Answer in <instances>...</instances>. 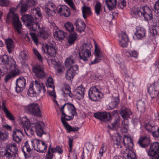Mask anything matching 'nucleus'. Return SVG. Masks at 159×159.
I'll return each instance as SVG.
<instances>
[{"label":"nucleus","instance_id":"nucleus-24","mask_svg":"<svg viewBox=\"0 0 159 159\" xmlns=\"http://www.w3.org/2000/svg\"><path fill=\"white\" fill-rule=\"evenodd\" d=\"M150 141V139L148 137L143 136L140 138L138 141V143L140 147L145 148L149 144Z\"/></svg>","mask_w":159,"mask_h":159},{"label":"nucleus","instance_id":"nucleus-41","mask_svg":"<svg viewBox=\"0 0 159 159\" xmlns=\"http://www.w3.org/2000/svg\"><path fill=\"white\" fill-rule=\"evenodd\" d=\"M45 11L46 13V16L47 18L54 16L56 13L55 11L52 10L48 7H46Z\"/></svg>","mask_w":159,"mask_h":159},{"label":"nucleus","instance_id":"nucleus-7","mask_svg":"<svg viewBox=\"0 0 159 159\" xmlns=\"http://www.w3.org/2000/svg\"><path fill=\"white\" fill-rule=\"evenodd\" d=\"M152 11L147 6H145L141 7H137L134 11V13L140 17H143L145 21L151 20L152 18Z\"/></svg>","mask_w":159,"mask_h":159},{"label":"nucleus","instance_id":"nucleus-3","mask_svg":"<svg viewBox=\"0 0 159 159\" xmlns=\"http://www.w3.org/2000/svg\"><path fill=\"white\" fill-rule=\"evenodd\" d=\"M60 110L62 115L61 118L62 120H70L73 119L74 116L77 113L74 105L69 103H66L60 108Z\"/></svg>","mask_w":159,"mask_h":159},{"label":"nucleus","instance_id":"nucleus-64","mask_svg":"<svg viewBox=\"0 0 159 159\" xmlns=\"http://www.w3.org/2000/svg\"><path fill=\"white\" fill-rule=\"evenodd\" d=\"M95 53L96 57V58H100L101 59V58L102 57V53L99 51L98 49H97L96 47H95Z\"/></svg>","mask_w":159,"mask_h":159},{"label":"nucleus","instance_id":"nucleus-50","mask_svg":"<svg viewBox=\"0 0 159 159\" xmlns=\"http://www.w3.org/2000/svg\"><path fill=\"white\" fill-rule=\"evenodd\" d=\"M128 125L127 123H125V122H122V123L120 130L122 133H127L128 130Z\"/></svg>","mask_w":159,"mask_h":159},{"label":"nucleus","instance_id":"nucleus-46","mask_svg":"<svg viewBox=\"0 0 159 159\" xmlns=\"http://www.w3.org/2000/svg\"><path fill=\"white\" fill-rule=\"evenodd\" d=\"M64 27L69 32H72L74 28L73 25L70 22H67L64 24Z\"/></svg>","mask_w":159,"mask_h":159},{"label":"nucleus","instance_id":"nucleus-43","mask_svg":"<svg viewBox=\"0 0 159 159\" xmlns=\"http://www.w3.org/2000/svg\"><path fill=\"white\" fill-rule=\"evenodd\" d=\"M51 62L54 66V68L56 70H57L58 73L62 72V70L61 68V65L56 61H55L53 59H50Z\"/></svg>","mask_w":159,"mask_h":159},{"label":"nucleus","instance_id":"nucleus-59","mask_svg":"<svg viewBox=\"0 0 159 159\" xmlns=\"http://www.w3.org/2000/svg\"><path fill=\"white\" fill-rule=\"evenodd\" d=\"M30 34L34 43L36 44H37L38 43V39L36 34L33 33H30Z\"/></svg>","mask_w":159,"mask_h":159},{"label":"nucleus","instance_id":"nucleus-8","mask_svg":"<svg viewBox=\"0 0 159 159\" xmlns=\"http://www.w3.org/2000/svg\"><path fill=\"white\" fill-rule=\"evenodd\" d=\"M18 152V149L16 144L11 143L7 145L6 149L5 155L8 159H14Z\"/></svg>","mask_w":159,"mask_h":159},{"label":"nucleus","instance_id":"nucleus-5","mask_svg":"<svg viewBox=\"0 0 159 159\" xmlns=\"http://www.w3.org/2000/svg\"><path fill=\"white\" fill-rule=\"evenodd\" d=\"M41 91L43 93L46 92V90L43 83L35 80L31 83L27 92V94L30 97H34L39 95Z\"/></svg>","mask_w":159,"mask_h":159},{"label":"nucleus","instance_id":"nucleus-15","mask_svg":"<svg viewBox=\"0 0 159 159\" xmlns=\"http://www.w3.org/2000/svg\"><path fill=\"white\" fill-rule=\"evenodd\" d=\"M27 109L29 113L33 116L41 117V113L39 106L37 103H32L30 104L27 107Z\"/></svg>","mask_w":159,"mask_h":159},{"label":"nucleus","instance_id":"nucleus-58","mask_svg":"<svg viewBox=\"0 0 159 159\" xmlns=\"http://www.w3.org/2000/svg\"><path fill=\"white\" fill-rule=\"evenodd\" d=\"M33 51L34 55L37 57L39 61H42L43 59V57L39 53L38 51L35 49H34Z\"/></svg>","mask_w":159,"mask_h":159},{"label":"nucleus","instance_id":"nucleus-57","mask_svg":"<svg viewBox=\"0 0 159 159\" xmlns=\"http://www.w3.org/2000/svg\"><path fill=\"white\" fill-rule=\"evenodd\" d=\"M6 116L10 120H15L14 116L8 110L4 112Z\"/></svg>","mask_w":159,"mask_h":159},{"label":"nucleus","instance_id":"nucleus-6","mask_svg":"<svg viewBox=\"0 0 159 159\" xmlns=\"http://www.w3.org/2000/svg\"><path fill=\"white\" fill-rule=\"evenodd\" d=\"M70 90L71 89L69 85H65L62 89V94L64 96L68 95L71 98L77 96L81 98L84 97V88L83 87H78L72 92H71Z\"/></svg>","mask_w":159,"mask_h":159},{"label":"nucleus","instance_id":"nucleus-26","mask_svg":"<svg viewBox=\"0 0 159 159\" xmlns=\"http://www.w3.org/2000/svg\"><path fill=\"white\" fill-rule=\"evenodd\" d=\"M74 24L76 26V30L80 33L84 31L86 27V25L84 22L80 19H77L75 22Z\"/></svg>","mask_w":159,"mask_h":159},{"label":"nucleus","instance_id":"nucleus-1","mask_svg":"<svg viewBox=\"0 0 159 159\" xmlns=\"http://www.w3.org/2000/svg\"><path fill=\"white\" fill-rule=\"evenodd\" d=\"M47 148L45 143L36 139H33L29 143L28 141H25L22 150L25 158L29 157L30 152L34 149L40 153L45 152Z\"/></svg>","mask_w":159,"mask_h":159},{"label":"nucleus","instance_id":"nucleus-11","mask_svg":"<svg viewBox=\"0 0 159 159\" xmlns=\"http://www.w3.org/2000/svg\"><path fill=\"white\" fill-rule=\"evenodd\" d=\"M0 65H5L7 70L15 68L16 66L14 59L5 55L0 56Z\"/></svg>","mask_w":159,"mask_h":159},{"label":"nucleus","instance_id":"nucleus-20","mask_svg":"<svg viewBox=\"0 0 159 159\" xmlns=\"http://www.w3.org/2000/svg\"><path fill=\"white\" fill-rule=\"evenodd\" d=\"M25 80L23 77H20L16 81V91L20 93L23 90L26 85Z\"/></svg>","mask_w":159,"mask_h":159},{"label":"nucleus","instance_id":"nucleus-51","mask_svg":"<svg viewBox=\"0 0 159 159\" xmlns=\"http://www.w3.org/2000/svg\"><path fill=\"white\" fill-rule=\"evenodd\" d=\"M107 148L106 144L104 143H103L101 147V148L100 149L98 155L100 157V158H101L102 157L103 153H104L106 151Z\"/></svg>","mask_w":159,"mask_h":159},{"label":"nucleus","instance_id":"nucleus-35","mask_svg":"<svg viewBox=\"0 0 159 159\" xmlns=\"http://www.w3.org/2000/svg\"><path fill=\"white\" fill-rule=\"evenodd\" d=\"M5 43L7 45L8 52L9 53H11L14 48L13 40L9 38L5 40Z\"/></svg>","mask_w":159,"mask_h":159},{"label":"nucleus","instance_id":"nucleus-27","mask_svg":"<svg viewBox=\"0 0 159 159\" xmlns=\"http://www.w3.org/2000/svg\"><path fill=\"white\" fill-rule=\"evenodd\" d=\"M14 69L10 72L5 77L4 80L6 82H7L9 80L12 78H13L19 74V70L16 68V66L15 68H13Z\"/></svg>","mask_w":159,"mask_h":159},{"label":"nucleus","instance_id":"nucleus-44","mask_svg":"<svg viewBox=\"0 0 159 159\" xmlns=\"http://www.w3.org/2000/svg\"><path fill=\"white\" fill-rule=\"evenodd\" d=\"M151 33L154 36L159 35V26L157 25H153Z\"/></svg>","mask_w":159,"mask_h":159},{"label":"nucleus","instance_id":"nucleus-48","mask_svg":"<svg viewBox=\"0 0 159 159\" xmlns=\"http://www.w3.org/2000/svg\"><path fill=\"white\" fill-rule=\"evenodd\" d=\"M8 133L7 132H0V141H3L6 140L8 137Z\"/></svg>","mask_w":159,"mask_h":159},{"label":"nucleus","instance_id":"nucleus-25","mask_svg":"<svg viewBox=\"0 0 159 159\" xmlns=\"http://www.w3.org/2000/svg\"><path fill=\"white\" fill-rule=\"evenodd\" d=\"M135 30L136 31L134 34L138 39H140L145 37L146 31L144 28L137 26Z\"/></svg>","mask_w":159,"mask_h":159},{"label":"nucleus","instance_id":"nucleus-61","mask_svg":"<svg viewBox=\"0 0 159 159\" xmlns=\"http://www.w3.org/2000/svg\"><path fill=\"white\" fill-rule=\"evenodd\" d=\"M126 6V2L125 0H120L118 7L121 9H123Z\"/></svg>","mask_w":159,"mask_h":159},{"label":"nucleus","instance_id":"nucleus-30","mask_svg":"<svg viewBox=\"0 0 159 159\" xmlns=\"http://www.w3.org/2000/svg\"><path fill=\"white\" fill-rule=\"evenodd\" d=\"M146 129L148 132H152L153 136L155 138H159V128L157 129V131H153L155 127L152 126L149 124H147L145 126Z\"/></svg>","mask_w":159,"mask_h":159},{"label":"nucleus","instance_id":"nucleus-33","mask_svg":"<svg viewBox=\"0 0 159 159\" xmlns=\"http://www.w3.org/2000/svg\"><path fill=\"white\" fill-rule=\"evenodd\" d=\"M61 121L68 132L77 131L80 129V128L78 127H72L71 125L68 124L65 120H62Z\"/></svg>","mask_w":159,"mask_h":159},{"label":"nucleus","instance_id":"nucleus-42","mask_svg":"<svg viewBox=\"0 0 159 159\" xmlns=\"http://www.w3.org/2000/svg\"><path fill=\"white\" fill-rule=\"evenodd\" d=\"M27 52L25 51H22L20 52L19 58L21 62L22 63H24L27 60Z\"/></svg>","mask_w":159,"mask_h":159},{"label":"nucleus","instance_id":"nucleus-52","mask_svg":"<svg viewBox=\"0 0 159 159\" xmlns=\"http://www.w3.org/2000/svg\"><path fill=\"white\" fill-rule=\"evenodd\" d=\"M127 54L129 55L131 57H134L135 58H137L138 55V52L135 50L130 51L127 52Z\"/></svg>","mask_w":159,"mask_h":159},{"label":"nucleus","instance_id":"nucleus-40","mask_svg":"<svg viewBox=\"0 0 159 159\" xmlns=\"http://www.w3.org/2000/svg\"><path fill=\"white\" fill-rule=\"evenodd\" d=\"M77 34L76 33H71L68 38V42L70 44H72L77 39Z\"/></svg>","mask_w":159,"mask_h":159},{"label":"nucleus","instance_id":"nucleus-34","mask_svg":"<svg viewBox=\"0 0 159 159\" xmlns=\"http://www.w3.org/2000/svg\"><path fill=\"white\" fill-rule=\"evenodd\" d=\"M82 12L83 18L85 19L92 14V12L89 7L84 6L82 8Z\"/></svg>","mask_w":159,"mask_h":159},{"label":"nucleus","instance_id":"nucleus-14","mask_svg":"<svg viewBox=\"0 0 159 159\" xmlns=\"http://www.w3.org/2000/svg\"><path fill=\"white\" fill-rule=\"evenodd\" d=\"M102 94V93L97 86H92L89 90V97L92 101H96L100 99L101 97Z\"/></svg>","mask_w":159,"mask_h":159},{"label":"nucleus","instance_id":"nucleus-13","mask_svg":"<svg viewBox=\"0 0 159 159\" xmlns=\"http://www.w3.org/2000/svg\"><path fill=\"white\" fill-rule=\"evenodd\" d=\"M21 122L27 135L30 136L34 134V130L33 129L34 124L30 123L26 117H23Z\"/></svg>","mask_w":159,"mask_h":159},{"label":"nucleus","instance_id":"nucleus-4","mask_svg":"<svg viewBox=\"0 0 159 159\" xmlns=\"http://www.w3.org/2000/svg\"><path fill=\"white\" fill-rule=\"evenodd\" d=\"M16 8H11L7 15V22H12L15 30L19 34L21 33L22 29V25L21 24L17 14L15 13Z\"/></svg>","mask_w":159,"mask_h":159},{"label":"nucleus","instance_id":"nucleus-29","mask_svg":"<svg viewBox=\"0 0 159 159\" xmlns=\"http://www.w3.org/2000/svg\"><path fill=\"white\" fill-rule=\"evenodd\" d=\"M22 20L26 24L25 25L28 26L34 21L33 17L29 14H25L21 17Z\"/></svg>","mask_w":159,"mask_h":159},{"label":"nucleus","instance_id":"nucleus-38","mask_svg":"<svg viewBox=\"0 0 159 159\" xmlns=\"http://www.w3.org/2000/svg\"><path fill=\"white\" fill-rule=\"evenodd\" d=\"M31 13L35 16L38 17L40 19L42 18V15L40 9L39 7H34L31 9Z\"/></svg>","mask_w":159,"mask_h":159},{"label":"nucleus","instance_id":"nucleus-16","mask_svg":"<svg viewBox=\"0 0 159 159\" xmlns=\"http://www.w3.org/2000/svg\"><path fill=\"white\" fill-rule=\"evenodd\" d=\"M33 72L35 76L39 79L45 78L44 67L38 64L35 65L33 67Z\"/></svg>","mask_w":159,"mask_h":159},{"label":"nucleus","instance_id":"nucleus-37","mask_svg":"<svg viewBox=\"0 0 159 159\" xmlns=\"http://www.w3.org/2000/svg\"><path fill=\"white\" fill-rule=\"evenodd\" d=\"M117 0H106V3L107 7L110 10H111L116 6Z\"/></svg>","mask_w":159,"mask_h":159},{"label":"nucleus","instance_id":"nucleus-23","mask_svg":"<svg viewBox=\"0 0 159 159\" xmlns=\"http://www.w3.org/2000/svg\"><path fill=\"white\" fill-rule=\"evenodd\" d=\"M119 36L121 39L119 40V44L120 46L123 47H127L128 46V43L129 41L127 35L124 32H122Z\"/></svg>","mask_w":159,"mask_h":159},{"label":"nucleus","instance_id":"nucleus-10","mask_svg":"<svg viewBox=\"0 0 159 159\" xmlns=\"http://www.w3.org/2000/svg\"><path fill=\"white\" fill-rule=\"evenodd\" d=\"M123 143L125 146L127 148L124 151L123 154V157L125 159H136V156L135 152L131 149L133 146V143L132 141L130 139V142L126 144L124 140H123Z\"/></svg>","mask_w":159,"mask_h":159},{"label":"nucleus","instance_id":"nucleus-36","mask_svg":"<svg viewBox=\"0 0 159 159\" xmlns=\"http://www.w3.org/2000/svg\"><path fill=\"white\" fill-rule=\"evenodd\" d=\"M120 118H117L115 119L113 122L109 124L108 127L112 130H116L119 126L120 123Z\"/></svg>","mask_w":159,"mask_h":159},{"label":"nucleus","instance_id":"nucleus-9","mask_svg":"<svg viewBox=\"0 0 159 159\" xmlns=\"http://www.w3.org/2000/svg\"><path fill=\"white\" fill-rule=\"evenodd\" d=\"M92 45L89 43H85L83 44L81 50L79 52V55L80 59L85 61L88 60L91 55V49Z\"/></svg>","mask_w":159,"mask_h":159},{"label":"nucleus","instance_id":"nucleus-12","mask_svg":"<svg viewBox=\"0 0 159 159\" xmlns=\"http://www.w3.org/2000/svg\"><path fill=\"white\" fill-rule=\"evenodd\" d=\"M148 154L151 159H159V143L155 142L150 146Z\"/></svg>","mask_w":159,"mask_h":159},{"label":"nucleus","instance_id":"nucleus-32","mask_svg":"<svg viewBox=\"0 0 159 159\" xmlns=\"http://www.w3.org/2000/svg\"><path fill=\"white\" fill-rule=\"evenodd\" d=\"M18 7H20V13L21 14L26 11L28 8V6L27 4L22 1H20L19 4L16 7L13 8H16L17 10Z\"/></svg>","mask_w":159,"mask_h":159},{"label":"nucleus","instance_id":"nucleus-21","mask_svg":"<svg viewBox=\"0 0 159 159\" xmlns=\"http://www.w3.org/2000/svg\"><path fill=\"white\" fill-rule=\"evenodd\" d=\"M150 91L149 94L152 98H153L158 96L159 94V86L157 83H154L152 85L148 90V92Z\"/></svg>","mask_w":159,"mask_h":159},{"label":"nucleus","instance_id":"nucleus-28","mask_svg":"<svg viewBox=\"0 0 159 159\" xmlns=\"http://www.w3.org/2000/svg\"><path fill=\"white\" fill-rule=\"evenodd\" d=\"M45 48L48 54L52 57H55L57 53V49L55 47L51 45H46Z\"/></svg>","mask_w":159,"mask_h":159},{"label":"nucleus","instance_id":"nucleus-47","mask_svg":"<svg viewBox=\"0 0 159 159\" xmlns=\"http://www.w3.org/2000/svg\"><path fill=\"white\" fill-rule=\"evenodd\" d=\"M38 35L43 39H47L49 36L48 32L47 31L44 30L43 29L39 31Z\"/></svg>","mask_w":159,"mask_h":159},{"label":"nucleus","instance_id":"nucleus-22","mask_svg":"<svg viewBox=\"0 0 159 159\" xmlns=\"http://www.w3.org/2000/svg\"><path fill=\"white\" fill-rule=\"evenodd\" d=\"M44 126V124L41 121L34 124V128L35 129L37 134L38 136L41 137L45 133L43 131Z\"/></svg>","mask_w":159,"mask_h":159},{"label":"nucleus","instance_id":"nucleus-56","mask_svg":"<svg viewBox=\"0 0 159 159\" xmlns=\"http://www.w3.org/2000/svg\"><path fill=\"white\" fill-rule=\"evenodd\" d=\"M36 24L34 21L31 24L28 26L29 30L31 31H36L37 30L36 28Z\"/></svg>","mask_w":159,"mask_h":159},{"label":"nucleus","instance_id":"nucleus-31","mask_svg":"<svg viewBox=\"0 0 159 159\" xmlns=\"http://www.w3.org/2000/svg\"><path fill=\"white\" fill-rule=\"evenodd\" d=\"M120 114L124 120H126L132 115V112L130 109L125 108L121 110Z\"/></svg>","mask_w":159,"mask_h":159},{"label":"nucleus","instance_id":"nucleus-49","mask_svg":"<svg viewBox=\"0 0 159 159\" xmlns=\"http://www.w3.org/2000/svg\"><path fill=\"white\" fill-rule=\"evenodd\" d=\"M46 84L48 87L52 88H54V86L53 84V81L52 78L48 77L47 80Z\"/></svg>","mask_w":159,"mask_h":159},{"label":"nucleus","instance_id":"nucleus-39","mask_svg":"<svg viewBox=\"0 0 159 159\" xmlns=\"http://www.w3.org/2000/svg\"><path fill=\"white\" fill-rule=\"evenodd\" d=\"M137 109L141 112H144L145 110V106L144 102L142 100H139L136 103Z\"/></svg>","mask_w":159,"mask_h":159},{"label":"nucleus","instance_id":"nucleus-45","mask_svg":"<svg viewBox=\"0 0 159 159\" xmlns=\"http://www.w3.org/2000/svg\"><path fill=\"white\" fill-rule=\"evenodd\" d=\"M119 103V99L116 98H115L112 101L109 103V106L111 109H113L116 107Z\"/></svg>","mask_w":159,"mask_h":159},{"label":"nucleus","instance_id":"nucleus-60","mask_svg":"<svg viewBox=\"0 0 159 159\" xmlns=\"http://www.w3.org/2000/svg\"><path fill=\"white\" fill-rule=\"evenodd\" d=\"M36 3L37 2L35 0H28L27 1L26 4L29 7L34 6Z\"/></svg>","mask_w":159,"mask_h":159},{"label":"nucleus","instance_id":"nucleus-62","mask_svg":"<svg viewBox=\"0 0 159 159\" xmlns=\"http://www.w3.org/2000/svg\"><path fill=\"white\" fill-rule=\"evenodd\" d=\"M9 4L8 0H0V6L6 7Z\"/></svg>","mask_w":159,"mask_h":159},{"label":"nucleus","instance_id":"nucleus-63","mask_svg":"<svg viewBox=\"0 0 159 159\" xmlns=\"http://www.w3.org/2000/svg\"><path fill=\"white\" fill-rule=\"evenodd\" d=\"M121 137L119 136L117 137L116 140L114 141V145H116L117 146L120 145L121 144L120 142L121 141Z\"/></svg>","mask_w":159,"mask_h":159},{"label":"nucleus","instance_id":"nucleus-18","mask_svg":"<svg viewBox=\"0 0 159 159\" xmlns=\"http://www.w3.org/2000/svg\"><path fill=\"white\" fill-rule=\"evenodd\" d=\"M23 136V133L22 130L17 128L13 129L12 134V139L17 143L19 144L20 143Z\"/></svg>","mask_w":159,"mask_h":159},{"label":"nucleus","instance_id":"nucleus-19","mask_svg":"<svg viewBox=\"0 0 159 159\" xmlns=\"http://www.w3.org/2000/svg\"><path fill=\"white\" fill-rule=\"evenodd\" d=\"M93 116L96 119L104 122L108 121L111 117V114L107 112L95 113H94Z\"/></svg>","mask_w":159,"mask_h":159},{"label":"nucleus","instance_id":"nucleus-17","mask_svg":"<svg viewBox=\"0 0 159 159\" xmlns=\"http://www.w3.org/2000/svg\"><path fill=\"white\" fill-rule=\"evenodd\" d=\"M53 27V35L57 40H63L66 35V33L62 30H60L54 23H52Z\"/></svg>","mask_w":159,"mask_h":159},{"label":"nucleus","instance_id":"nucleus-55","mask_svg":"<svg viewBox=\"0 0 159 159\" xmlns=\"http://www.w3.org/2000/svg\"><path fill=\"white\" fill-rule=\"evenodd\" d=\"M66 10H68V7L66 5H61L57 10V11L58 13H63Z\"/></svg>","mask_w":159,"mask_h":159},{"label":"nucleus","instance_id":"nucleus-53","mask_svg":"<svg viewBox=\"0 0 159 159\" xmlns=\"http://www.w3.org/2000/svg\"><path fill=\"white\" fill-rule=\"evenodd\" d=\"M101 9V3L100 2H97L95 7V12L97 15H98L100 14Z\"/></svg>","mask_w":159,"mask_h":159},{"label":"nucleus","instance_id":"nucleus-2","mask_svg":"<svg viewBox=\"0 0 159 159\" xmlns=\"http://www.w3.org/2000/svg\"><path fill=\"white\" fill-rule=\"evenodd\" d=\"M77 56L76 53L74 52L65 60L66 66L67 67H70L67 70L65 75L66 79L69 81L71 80L78 70L79 68L77 65H72L75 62Z\"/></svg>","mask_w":159,"mask_h":159},{"label":"nucleus","instance_id":"nucleus-54","mask_svg":"<svg viewBox=\"0 0 159 159\" xmlns=\"http://www.w3.org/2000/svg\"><path fill=\"white\" fill-rule=\"evenodd\" d=\"M51 152L53 153L57 152L59 154H62L63 152V150L59 146H57L55 148H52Z\"/></svg>","mask_w":159,"mask_h":159}]
</instances>
